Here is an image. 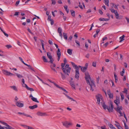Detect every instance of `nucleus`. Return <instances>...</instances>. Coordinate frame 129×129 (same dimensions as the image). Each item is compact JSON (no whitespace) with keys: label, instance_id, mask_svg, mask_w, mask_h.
<instances>
[{"label":"nucleus","instance_id":"nucleus-1","mask_svg":"<svg viewBox=\"0 0 129 129\" xmlns=\"http://www.w3.org/2000/svg\"><path fill=\"white\" fill-rule=\"evenodd\" d=\"M65 64V63H62L61 65V69L64 74V75L61 72L60 73L61 75V78L63 80L65 79L66 77L69 75L71 69V68L69 67V65L68 64H66L64 68Z\"/></svg>","mask_w":129,"mask_h":129},{"label":"nucleus","instance_id":"nucleus-2","mask_svg":"<svg viewBox=\"0 0 129 129\" xmlns=\"http://www.w3.org/2000/svg\"><path fill=\"white\" fill-rule=\"evenodd\" d=\"M114 102L116 105L117 106L116 108H114V109L120 114V116H123V114L121 111V110H122V107L121 106L120 107L118 105L119 104H120L119 97L116 96V99L114 101Z\"/></svg>","mask_w":129,"mask_h":129},{"label":"nucleus","instance_id":"nucleus-3","mask_svg":"<svg viewBox=\"0 0 129 129\" xmlns=\"http://www.w3.org/2000/svg\"><path fill=\"white\" fill-rule=\"evenodd\" d=\"M111 107L109 108L108 106H107L105 103H103L102 105V107L105 109H107L108 111L110 112H113V111L114 107L112 102H110Z\"/></svg>","mask_w":129,"mask_h":129},{"label":"nucleus","instance_id":"nucleus-4","mask_svg":"<svg viewBox=\"0 0 129 129\" xmlns=\"http://www.w3.org/2000/svg\"><path fill=\"white\" fill-rule=\"evenodd\" d=\"M85 79L87 82V83L88 84H90V82L89 80H90L91 78L89 73L87 72H86L85 73Z\"/></svg>","mask_w":129,"mask_h":129},{"label":"nucleus","instance_id":"nucleus-5","mask_svg":"<svg viewBox=\"0 0 129 129\" xmlns=\"http://www.w3.org/2000/svg\"><path fill=\"white\" fill-rule=\"evenodd\" d=\"M62 123L63 125L65 126L66 128H68L70 126L72 125V123L68 122L67 121L62 122Z\"/></svg>","mask_w":129,"mask_h":129},{"label":"nucleus","instance_id":"nucleus-6","mask_svg":"<svg viewBox=\"0 0 129 129\" xmlns=\"http://www.w3.org/2000/svg\"><path fill=\"white\" fill-rule=\"evenodd\" d=\"M47 55L48 57L50 59V60L49 61V62H50L51 63H52L54 61L53 59L52 58V56L51 55L50 53L49 52H47Z\"/></svg>","mask_w":129,"mask_h":129},{"label":"nucleus","instance_id":"nucleus-7","mask_svg":"<svg viewBox=\"0 0 129 129\" xmlns=\"http://www.w3.org/2000/svg\"><path fill=\"white\" fill-rule=\"evenodd\" d=\"M0 123L3 124L4 125L7 126L4 127L5 128H6V129H11V128H12L11 126H10L7 123L5 122L0 121Z\"/></svg>","mask_w":129,"mask_h":129},{"label":"nucleus","instance_id":"nucleus-8","mask_svg":"<svg viewBox=\"0 0 129 129\" xmlns=\"http://www.w3.org/2000/svg\"><path fill=\"white\" fill-rule=\"evenodd\" d=\"M0 123L3 124L4 125L7 126L4 127L5 128H6V129H11V128H12L11 126H10L7 123L5 122L0 121Z\"/></svg>","mask_w":129,"mask_h":129},{"label":"nucleus","instance_id":"nucleus-9","mask_svg":"<svg viewBox=\"0 0 129 129\" xmlns=\"http://www.w3.org/2000/svg\"><path fill=\"white\" fill-rule=\"evenodd\" d=\"M79 69L77 68L76 70H75V78L78 80V78L79 77Z\"/></svg>","mask_w":129,"mask_h":129},{"label":"nucleus","instance_id":"nucleus-10","mask_svg":"<svg viewBox=\"0 0 129 129\" xmlns=\"http://www.w3.org/2000/svg\"><path fill=\"white\" fill-rule=\"evenodd\" d=\"M3 73L4 74L7 76H13L14 75V74L11 73L6 70H3Z\"/></svg>","mask_w":129,"mask_h":129},{"label":"nucleus","instance_id":"nucleus-11","mask_svg":"<svg viewBox=\"0 0 129 129\" xmlns=\"http://www.w3.org/2000/svg\"><path fill=\"white\" fill-rule=\"evenodd\" d=\"M96 97L97 100V103L99 104L100 101V99H102V96L100 94H99L96 96Z\"/></svg>","mask_w":129,"mask_h":129},{"label":"nucleus","instance_id":"nucleus-12","mask_svg":"<svg viewBox=\"0 0 129 129\" xmlns=\"http://www.w3.org/2000/svg\"><path fill=\"white\" fill-rule=\"evenodd\" d=\"M16 105L18 107L20 108L23 107L24 105L23 103H21L19 101H17L16 103Z\"/></svg>","mask_w":129,"mask_h":129},{"label":"nucleus","instance_id":"nucleus-13","mask_svg":"<svg viewBox=\"0 0 129 129\" xmlns=\"http://www.w3.org/2000/svg\"><path fill=\"white\" fill-rule=\"evenodd\" d=\"M107 93L109 96V98L110 99L113 98V94L112 93H111L110 89H109L107 90Z\"/></svg>","mask_w":129,"mask_h":129},{"label":"nucleus","instance_id":"nucleus-14","mask_svg":"<svg viewBox=\"0 0 129 129\" xmlns=\"http://www.w3.org/2000/svg\"><path fill=\"white\" fill-rule=\"evenodd\" d=\"M115 14L116 19H120L122 18L123 16H119V14H118L117 11L115 13Z\"/></svg>","mask_w":129,"mask_h":129},{"label":"nucleus","instance_id":"nucleus-15","mask_svg":"<svg viewBox=\"0 0 129 129\" xmlns=\"http://www.w3.org/2000/svg\"><path fill=\"white\" fill-rule=\"evenodd\" d=\"M37 115L38 116H47L46 113H42L40 112H38L37 113Z\"/></svg>","mask_w":129,"mask_h":129},{"label":"nucleus","instance_id":"nucleus-16","mask_svg":"<svg viewBox=\"0 0 129 129\" xmlns=\"http://www.w3.org/2000/svg\"><path fill=\"white\" fill-rule=\"evenodd\" d=\"M58 32L59 33V36L61 37L62 38V35L61 33L62 29L61 28L59 27L57 29Z\"/></svg>","mask_w":129,"mask_h":129},{"label":"nucleus","instance_id":"nucleus-17","mask_svg":"<svg viewBox=\"0 0 129 129\" xmlns=\"http://www.w3.org/2000/svg\"><path fill=\"white\" fill-rule=\"evenodd\" d=\"M17 114H20V115L22 114L23 115L26 116L27 117H30L31 118H32V117L31 116H30V115H29L27 114H26L24 113H22L21 112H18L17 113Z\"/></svg>","mask_w":129,"mask_h":129},{"label":"nucleus","instance_id":"nucleus-18","mask_svg":"<svg viewBox=\"0 0 129 129\" xmlns=\"http://www.w3.org/2000/svg\"><path fill=\"white\" fill-rule=\"evenodd\" d=\"M70 82L71 86L73 88V89H75V85L74 84V82L72 81H70Z\"/></svg>","mask_w":129,"mask_h":129},{"label":"nucleus","instance_id":"nucleus-19","mask_svg":"<svg viewBox=\"0 0 129 129\" xmlns=\"http://www.w3.org/2000/svg\"><path fill=\"white\" fill-rule=\"evenodd\" d=\"M38 107V105L36 104L32 106H29V108L31 109H33L35 108H36Z\"/></svg>","mask_w":129,"mask_h":129},{"label":"nucleus","instance_id":"nucleus-20","mask_svg":"<svg viewBox=\"0 0 129 129\" xmlns=\"http://www.w3.org/2000/svg\"><path fill=\"white\" fill-rule=\"evenodd\" d=\"M63 94L69 99L73 101L76 102V101L74 100L73 98L70 97L69 96L67 95L66 94L64 93H63Z\"/></svg>","mask_w":129,"mask_h":129},{"label":"nucleus","instance_id":"nucleus-21","mask_svg":"<svg viewBox=\"0 0 129 129\" xmlns=\"http://www.w3.org/2000/svg\"><path fill=\"white\" fill-rule=\"evenodd\" d=\"M71 63L72 64L73 67L75 68V70H76L77 68L79 69L78 68V67H77V66L73 62H71Z\"/></svg>","mask_w":129,"mask_h":129},{"label":"nucleus","instance_id":"nucleus-22","mask_svg":"<svg viewBox=\"0 0 129 129\" xmlns=\"http://www.w3.org/2000/svg\"><path fill=\"white\" fill-rule=\"evenodd\" d=\"M108 125L111 129H116L110 123H109Z\"/></svg>","mask_w":129,"mask_h":129},{"label":"nucleus","instance_id":"nucleus-23","mask_svg":"<svg viewBox=\"0 0 129 129\" xmlns=\"http://www.w3.org/2000/svg\"><path fill=\"white\" fill-rule=\"evenodd\" d=\"M125 36L124 35H123L122 36L119 37V39L120 40V42H121L123 41L124 40V38L125 37Z\"/></svg>","mask_w":129,"mask_h":129},{"label":"nucleus","instance_id":"nucleus-24","mask_svg":"<svg viewBox=\"0 0 129 129\" xmlns=\"http://www.w3.org/2000/svg\"><path fill=\"white\" fill-rule=\"evenodd\" d=\"M24 64L26 66H27L28 67L30 68V69L33 71L35 72V70H34V69L33 68H32L30 65H28L25 63H24Z\"/></svg>","mask_w":129,"mask_h":129},{"label":"nucleus","instance_id":"nucleus-25","mask_svg":"<svg viewBox=\"0 0 129 129\" xmlns=\"http://www.w3.org/2000/svg\"><path fill=\"white\" fill-rule=\"evenodd\" d=\"M57 56H60L61 55V52L60 49L59 48H58V50L57 51Z\"/></svg>","mask_w":129,"mask_h":129},{"label":"nucleus","instance_id":"nucleus-26","mask_svg":"<svg viewBox=\"0 0 129 129\" xmlns=\"http://www.w3.org/2000/svg\"><path fill=\"white\" fill-rule=\"evenodd\" d=\"M10 87H11V88H12L13 89H14L15 91H18V90L17 89V87L16 86H11Z\"/></svg>","mask_w":129,"mask_h":129},{"label":"nucleus","instance_id":"nucleus-27","mask_svg":"<svg viewBox=\"0 0 129 129\" xmlns=\"http://www.w3.org/2000/svg\"><path fill=\"white\" fill-rule=\"evenodd\" d=\"M31 100L37 103H39V102L37 100V99L36 98L33 97L31 98Z\"/></svg>","mask_w":129,"mask_h":129},{"label":"nucleus","instance_id":"nucleus-28","mask_svg":"<svg viewBox=\"0 0 129 129\" xmlns=\"http://www.w3.org/2000/svg\"><path fill=\"white\" fill-rule=\"evenodd\" d=\"M42 58L44 62H49L47 60V59L45 56H43Z\"/></svg>","mask_w":129,"mask_h":129},{"label":"nucleus","instance_id":"nucleus-29","mask_svg":"<svg viewBox=\"0 0 129 129\" xmlns=\"http://www.w3.org/2000/svg\"><path fill=\"white\" fill-rule=\"evenodd\" d=\"M105 2L104 3L106 5H107L108 6H109V0H104Z\"/></svg>","mask_w":129,"mask_h":129},{"label":"nucleus","instance_id":"nucleus-30","mask_svg":"<svg viewBox=\"0 0 129 129\" xmlns=\"http://www.w3.org/2000/svg\"><path fill=\"white\" fill-rule=\"evenodd\" d=\"M72 50L71 49H68L67 50V52L70 55H71L72 54Z\"/></svg>","mask_w":129,"mask_h":129},{"label":"nucleus","instance_id":"nucleus-31","mask_svg":"<svg viewBox=\"0 0 129 129\" xmlns=\"http://www.w3.org/2000/svg\"><path fill=\"white\" fill-rule=\"evenodd\" d=\"M70 11L71 12L72 15L73 17H75V12L73 10H71Z\"/></svg>","mask_w":129,"mask_h":129},{"label":"nucleus","instance_id":"nucleus-32","mask_svg":"<svg viewBox=\"0 0 129 129\" xmlns=\"http://www.w3.org/2000/svg\"><path fill=\"white\" fill-rule=\"evenodd\" d=\"M110 10L111 11L112 13H114L115 14V13L116 12H117V11L116 10H115L113 9V8H111L110 9Z\"/></svg>","mask_w":129,"mask_h":129},{"label":"nucleus","instance_id":"nucleus-33","mask_svg":"<svg viewBox=\"0 0 129 129\" xmlns=\"http://www.w3.org/2000/svg\"><path fill=\"white\" fill-rule=\"evenodd\" d=\"M63 34L64 39H65L67 40V34L65 33H63Z\"/></svg>","mask_w":129,"mask_h":129},{"label":"nucleus","instance_id":"nucleus-34","mask_svg":"<svg viewBox=\"0 0 129 129\" xmlns=\"http://www.w3.org/2000/svg\"><path fill=\"white\" fill-rule=\"evenodd\" d=\"M81 71L83 72H85L86 69V68H84V67H83L81 69Z\"/></svg>","mask_w":129,"mask_h":129},{"label":"nucleus","instance_id":"nucleus-35","mask_svg":"<svg viewBox=\"0 0 129 129\" xmlns=\"http://www.w3.org/2000/svg\"><path fill=\"white\" fill-rule=\"evenodd\" d=\"M58 88L61 89L63 91H64L65 92H66L67 93H68V91H67L66 90H65L64 89H63V88L62 87H60L59 86Z\"/></svg>","mask_w":129,"mask_h":129},{"label":"nucleus","instance_id":"nucleus-36","mask_svg":"<svg viewBox=\"0 0 129 129\" xmlns=\"http://www.w3.org/2000/svg\"><path fill=\"white\" fill-rule=\"evenodd\" d=\"M64 8L67 13H68L69 12V10L68 9V7L67 6H64Z\"/></svg>","mask_w":129,"mask_h":129},{"label":"nucleus","instance_id":"nucleus-37","mask_svg":"<svg viewBox=\"0 0 129 129\" xmlns=\"http://www.w3.org/2000/svg\"><path fill=\"white\" fill-rule=\"evenodd\" d=\"M122 71L120 72V75L121 76H123V74L124 73V68H123L122 69Z\"/></svg>","mask_w":129,"mask_h":129},{"label":"nucleus","instance_id":"nucleus-38","mask_svg":"<svg viewBox=\"0 0 129 129\" xmlns=\"http://www.w3.org/2000/svg\"><path fill=\"white\" fill-rule=\"evenodd\" d=\"M50 67L52 70L54 72H55L56 73H57V72L54 68V67H52V66H50Z\"/></svg>","mask_w":129,"mask_h":129},{"label":"nucleus","instance_id":"nucleus-39","mask_svg":"<svg viewBox=\"0 0 129 129\" xmlns=\"http://www.w3.org/2000/svg\"><path fill=\"white\" fill-rule=\"evenodd\" d=\"M120 95L121 96V99L122 100H123L124 98V96L123 94L122 93H120Z\"/></svg>","mask_w":129,"mask_h":129},{"label":"nucleus","instance_id":"nucleus-40","mask_svg":"<svg viewBox=\"0 0 129 129\" xmlns=\"http://www.w3.org/2000/svg\"><path fill=\"white\" fill-rule=\"evenodd\" d=\"M124 126L125 127V129H128V126L126 125V124L125 122L124 121Z\"/></svg>","mask_w":129,"mask_h":129},{"label":"nucleus","instance_id":"nucleus-41","mask_svg":"<svg viewBox=\"0 0 129 129\" xmlns=\"http://www.w3.org/2000/svg\"><path fill=\"white\" fill-rule=\"evenodd\" d=\"M27 89L28 90L31 91H33L34 90V89L33 88L29 87H27Z\"/></svg>","mask_w":129,"mask_h":129},{"label":"nucleus","instance_id":"nucleus-42","mask_svg":"<svg viewBox=\"0 0 129 129\" xmlns=\"http://www.w3.org/2000/svg\"><path fill=\"white\" fill-rule=\"evenodd\" d=\"M27 89L28 90L31 91H33L34 90V89L33 88L29 87H27Z\"/></svg>","mask_w":129,"mask_h":129},{"label":"nucleus","instance_id":"nucleus-43","mask_svg":"<svg viewBox=\"0 0 129 129\" xmlns=\"http://www.w3.org/2000/svg\"><path fill=\"white\" fill-rule=\"evenodd\" d=\"M115 122L116 123V124H115V125L117 127L120 126L119 123L117 121H115Z\"/></svg>","mask_w":129,"mask_h":129},{"label":"nucleus","instance_id":"nucleus-44","mask_svg":"<svg viewBox=\"0 0 129 129\" xmlns=\"http://www.w3.org/2000/svg\"><path fill=\"white\" fill-rule=\"evenodd\" d=\"M75 42L77 44V46H78L79 47L80 46V43L78 41H77V40H76Z\"/></svg>","mask_w":129,"mask_h":129},{"label":"nucleus","instance_id":"nucleus-45","mask_svg":"<svg viewBox=\"0 0 129 129\" xmlns=\"http://www.w3.org/2000/svg\"><path fill=\"white\" fill-rule=\"evenodd\" d=\"M21 125L24 128H27L28 129V127H29V126H27L26 125H23L22 124H21Z\"/></svg>","mask_w":129,"mask_h":129},{"label":"nucleus","instance_id":"nucleus-46","mask_svg":"<svg viewBox=\"0 0 129 129\" xmlns=\"http://www.w3.org/2000/svg\"><path fill=\"white\" fill-rule=\"evenodd\" d=\"M16 75L17 77L19 78H20L23 77V76L20 74H16Z\"/></svg>","mask_w":129,"mask_h":129},{"label":"nucleus","instance_id":"nucleus-47","mask_svg":"<svg viewBox=\"0 0 129 129\" xmlns=\"http://www.w3.org/2000/svg\"><path fill=\"white\" fill-rule=\"evenodd\" d=\"M127 90L125 88H124V91H123V92L124 93H126L127 94Z\"/></svg>","mask_w":129,"mask_h":129},{"label":"nucleus","instance_id":"nucleus-48","mask_svg":"<svg viewBox=\"0 0 129 129\" xmlns=\"http://www.w3.org/2000/svg\"><path fill=\"white\" fill-rule=\"evenodd\" d=\"M22 86L24 87H25L27 89V87H28V86L27 85L24 83V84H22Z\"/></svg>","mask_w":129,"mask_h":129},{"label":"nucleus","instance_id":"nucleus-49","mask_svg":"<svg viewBox=\"0 0 129 129\" xmlns=\"http://www.w3.org/2000/svg\"><path fill=\"white\" fill-rule=\"evenodd\" d=\"M89 84L90 85V90L92 91H93L94 90L93 89L92 87V86H93V85H92L91 84H90H90Z\"/></svg>","mask_w":129,"mask_h":129},{"label":"nucleus","instance_id":"nucleus-50","mask_svg":"<svg viewBox=\"0 0 129 129\" xmlns=\"http://www.w3.org/2000/svg\"><path fill=\"white\" fill-rule=\"evenodd\" d=\"M6 46L8 49L12 47V46L10 45H7Z\"/></svg>","mask_w":129,"mask_h":129},{"label":"nucleus","instance_id":"nucleus-51","mask_svg":"<svg viewBox=\"0 0 129 129\" xmlns=\"http://www.w3.org/2000/svg\"><path fill=\"white\" fill-rule=\"evenodd\" d=\"M52 1V4L54 5L56 3V2L55 0H51Z\"/></svg>","mask_w":129,"mask_h":129},{"label":"nucleus","instance_id":"nucleus-52","mask_svg":"<svg viewBox=\"0 0 129 129\" xmlns=\"http://www.w3.org/2000/svg\"><path fill=\"white\" fill-rule=\"evenodd\" d=\"M52 83H53L54 85L55 86H56L57 87V88H58L59 87V85H57V84H56L54 82H52Z\"/></svg>","mask_w":129,"mask_h":129},{"label":"nucleus","instance_id":"nucleus-53","mask_svg":"<svg viewBox=\"0 0 129 129\" xmlns=\"http://www.w3.org/2000/svg\"><path fill=\"white\" fill-rule=\"evenodd\" d=\"M99 79H100L99 77L98 76V77L96 78V81H97V82L98 83H99Z\"/></svg>","mask_w":129,"mask_h":129},{"label":"nucleus","instance_id":"nucleus-54","mask_svg":"<svg viewBox=\"0 0 129 129\" xmlns=\"http://www.w3.org/2000/svg\"><path fill=\"white\" fill-rule=\"evenodd\" d=\"M101 129H106V126L105 125L101 126Z\"/></svg>","mask_w":129,"mask_h":129},{"label":"nucleus","instance_id":"nucleus-55","mask_svg":"<svg viewBox=\"0 0 129 129\" xmlns=\"http://www.w3.org/2000/svg\"><path fill=\"white\" fill-rule=\"evenodd\" d=\"M19 2H20L19 1H17L16 3V4H15L16 6H17L18 5V4H19Z\"/></svg>","mask_w":129,"mask_h":129},{"label":"nucleus","instance_id":"nucleus-56","mask_svg":"<svg viewBox=\"0 0 129 129\" xmlns=\"http://www.w3.org/2000/svg\"><path fill=\"white\" fill-rule=\"evenodd\" d=\"M99 13L101 14H102L103 13V12L101 10H99Z\"/></svg>","mask_w":129,"mask_h":129},{"label":"nucleus","instance_id":"nucleus-57","mask_svg":"<svg viewBox=\"0 0 129 129\" xmlns=\"http://www.w3.org/2000/svg\"><path fill=\"white\" fill-rule=\"evenodd\" d=\"M3 33L7 37H8V35L5 33V32H3Z\"/></svg>","mask_w":129,"mask_h":129},{"label":"nucleus","instance_id":"nucleus-58","mask_svg":"<svg viewBox=\"0 0 129 129\" xmlns=\"http://www.w3.org/2000/svg\"><path fill=\"white\" fill-rule=\"evenodd\" d=\"M50 21H51V25H52L54 24V21L53 20H50Z\"/></svg>","mask_w":129,"mask_h":129},{"label":"nucleus","instance_id":"nucleus-59","mask_svg":"<svg viewBox=\"0 0 129 129\" xmlns=\"http://www.w3.org/2000/svg\"><path fill=\"white\" fill-rule=\"evenodd\" d=\"M51 16L50 15H49L48 16V20L49 21H50V20H52V19H51Z\"/></svg>","mask_w":129,"mask_h":129},{"label":"nucleus","instance_id":"nucleus-60","mask_svg":"<svg viewBox=\"0 0 129 129\" xmlns=\"http://www.w3.org/2000/svg\"><path fill=\"white\" fill-rule=\"evenodd\" d=\"M114 70L115 71L116 69V65L115 64H114Z\"/></svg>","mask_w":129,"mask_h":129},{"label":"nucleus","instance_id":"nucleus-61","mask_svg":"<svg viewBox=\"0 0 129 129\" xmlns=\"http://www.w3.org/2000/svg\"><path fill=\"white\" fill-rule=\"evenodd\" d=\"M92 66L93 67H95L96 66V63L93 62L92 63Z\"/></svg>","mask_w":129,"mask_h":129},{"label":"nucleus","instance_id":"nucleus-62","mask_svg":"<svg viewBox=\"0 0 129 129\" xmlns=\"http://www.w3.org/2000/svg\"><path fill=\"white\" fill-rule=\"evenodd\" d=\"M27 30L28 31V32L30 33L31 34H33V33H32L30 31V29L29 28H27Z\"/></svg>","mask_w":129,"mask_h":129},{"label":"nucleus","instance_id":"nucleus-63","mask_svg":"<svg viewBox=\"0 0 129 129\" xmlns=\"http://www.w3.org/2000/svg\"><path fill=\"white\" fill-rule=\"evenodd\" d=\"M48 42L50 45H52L53 44V43L52 41L50 40H49Z\"/></svg>","mask_w":129,"mask_h":129},{"label":"nucleus","instance_id":"nucleus-64","mask_svg":"<svg viewBox=\"0 0 129 129\" xmlns=\"http://www.w3.org/2000/svg\"><path fill=\"white\" fill-rule=\"evenodd\" d=\"M19 12H15V14H14V16H17V15H19Z\"/></svg>","mask_w":129,"mask_h":129}]
</instances>
